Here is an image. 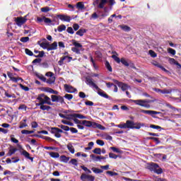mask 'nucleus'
<instances>
[{"label":"nucleus","instance_id":"f257e3e1","mask_svg":"<svg viewBox=\"0 0 181 181\" xmlns=\"http://www.w3.org/2000/svg\"><path fill=\"white\" fill-rule=\"evenodd\" d=\"M132 103L136 104V105H139L140 107H144V108H151V103H155V100H131Z\"/></svg>","mask_w":181,"mask_h":181},{"label":"nucleus","instance_id":"f03ea898","mask_svg":"<svg viewBox=\"0 0 181 181\" xmlns=\"http://www.w3.org/2000/svg\"><path fill=\"white\" fill-rule=\"evenodd\" d=\"M37 100L39 101L38 104H47V105H53L52 99L43 93L38 95Z\"/></svg>","mask_w":181,"mask_h":181},{"label":"nucleus","instance_id":"7ed1b4c3","mask_svg":"<svg viewBox=\"0 0 181 181\" xmlns=\"http://www.w3.org/2000/svg\"><path fill=\"white\" fill-rule=\"evenodd\" d=\"M147 169L151 170V172H154V173H157V175H162L163 173V170L159 168V165L156 163H151L147 165Z\"/></svg>","mask_w":181,"mask_h":181},{"label":"nucleus","instance_id":"20e7f679","mask_svg":"<svg viewBox=\"0 0 181 181\" xmlns=\"http://www.w3.org/2000/svg\"><path fill=\"white\" fill-rule=\"evenodd\" d=\"M49 132L53 134L56 138H62V134H63V130L57 128V127H52L49 129Z\"/></svg>","mask_w":181,"mask_h":181},{"label":"nucleus","instance_id":"39448f33","mask_svg":"<svg viewBox=\"0 0 181 181\" xmlns=\"http://www.w3.org/2000/svg\"><path fill=\"white\" fill-rule=\"evenodd\" d=\"M80 179L81 181H94L95 180V177L90 174L82 173L81 175Z\"/></svg>","mask_w":181,"mask_h":181},{"label":"nucleus","instance_id":"423d86ee","mask_svg":"<svg viewBox=\"0 0 181 181\" xmlns=\"http://www.w3.org/2000/svg\"><path fill=\"white\" fill-rule=\"evenodd\" d=\"M112 59H114L117 63H122L126 67L129 66V63H128V61H127L125 58H122L120 59L118 57H117V55H112Z\"/></svg>","mask_w":181,"mask_h":181},{"label":"nucleus","instance_id":"0eeeda50","mask_svg":"<svg viewBox=\"0 0 181 181\" xmlns=\"http://www.w3.org/2000/svg\"><path fill=\"white\" fill-rule=\"evenodd\" d=\"M14 21L17 26H19V28H21L22 25H23L24 23H26L27 19L23 17H17V18H14Z\"/></svg>","mask_w":181,"mask_h":181},{"label":"nucleus","instance_id":"6e6552de","mask_svg":"<svg viewBox=\"0 0 181 181\" xmlns=\"http://www.w3.org/2000/svg\"><path fill=\"white\" fill-rule=\"evenodd\" d=\"M113 83L115 84H117L118 87H120V88L122 90V91L127 90V88H129V86L127 85L126 83H124L122 82H119L115 79H113Z\"/></svg>","mask_w":181,"mask_h":181},{"label":"nucleus","instance_id":"1a4fd4ad","mask_svg":"<svg viewBox=\"0 0 181 181\" xmlns=\"http://www.w3.org/2000/svg\"><path fill=\"white\" fill-rule=\"evenodd\" d=\"M65 91H66V93H76V91H77V89L75 88L74 87L71 86V85H68V84H65L64 86Z\"/></svg>","mask_w":181,"mask_h":181},{"label":"nucleus","instance_id":"9d476101","mask_svg":"<svg viewBox=\"0 0 181 181\" xmlns=\"http://www.w3.org/2000/svg\"><path fill=\"white\" fill-rule=\"evenodd\" d=\"M45 76H47V77H50L47 81V83L48 84H53V83H54L55 81V78L54 76H53V73L52 72H47Z\"/></svg>","mask_w":181,"mask_h":181},{"label":"nucleus","instance_id":"9b49d317","mask_svg":"<svg viewBox=\"0 0 181 181\" xmlns=\"http://www.w3.org/2000/svg\"><path fill=\"white\" fill-rule=\"evenodd\" d=\"M86 84L89 86V87H92L93 88H95V90H98V86L94 83L92 78H86Z\"/></svg>","mask_w":181,"mask_h":181},{"label":"nucleus","instance_id":"f8f14e48","mask_svg":"<svg viewBox=\"0 0 181 181\" xmlns=\"http://www.w3.org/2000/svg\"><path fill=\"white\" fill-rule=\"evenodd\" d=\"M140 112H142L143 114H146L147 115H151V117H153V115H156L159 114V112H158L155 110H141Z\"/></svg>","mask_w":181,"mask_h":181},{"label":"nucleus","instance_id":"ddd939ff","mask_svg":"<svg viewBox=\"0 0 181 181\" xmlns=\"http://www.w3.org/2000/svg\"><path fill=\"white\" fill-rule=\"evenodd\" d=\"M94 122L88 121V120H82L81 125H84L88 128H94Z\"/></svg>","mask_w":181,"mask_h":181},{"label":"nucleus","instance_id":"4468645a","mask_svg":"<svg viewBox=\"0 0 181 181\" xmlns=\"http://www.w3.org/2000/svg\"><path fill=\"white\" fill-rule=\"evenodd\" d=\"M36 105L37 107H40V110L42 111H49V110H52L50 106L46 105L45 104L37 103Z\"/></svg>","mask_w":181,"mask_h":181},{"label":"nucleus","instance_id":"2eb2a0df","mask_svg":"<svg viewBox=\"0 0 181 181\" xmlns=\"http://www.w3.org/2000/svg\"><path fill=\"white\" fill-rule=\"evenodd\" d=\"M58 18L60 19V21H63L64 22H70L71 21V17L66 15H58Z\"/></svg>","mask_w":181,"mask_h":181},{"label":"nucleus","instance_id":"dca6fc26","mask_svg":"<svg viewBox=\"0 0 181 181\" xmlns=\"http://www.w3.org/2000/svg\"><path fill=\"white\" fill-rule=\"evenodd\" d=\"M57 49V42H54L52 44H48L47 52H50V50H56Z\"/></svg>","mask_w":181,"mask_h":181},{"label":"nucleus","instance_id":"f3484780","mask_svg":"<svg viewBox=\"0 0 181 181\" xmlns=\"http://www.w3.org/2000/svg\"><path fill=\"white\" fill-rule=\"evenodd\" d=\"M125 125L127 128H129L130 129H134V126L135 125V122L131 120H127L125 123Z\"/></svg>","mask_w":181,"mask_h":181},{"label":"nucleus","instance_id":"a211bd4d","mask_svg":"<svg viewBox=\"0 0 181 181\" xmlns=\"http://www.w3.org/2000/svg\"><path fill=\"white\" fill-rule=\"evenodd\" d=\"M98 91V94L100 95V97H103V98H108V95L105 93L103 90H101L100 88L98 89H96Z\"/></svg>","mask_w":181,"mask_h":181},{"label":"nucleus","instance_id":"6ab92c4d","mask_svg":"<svg viewBox=\"0 0 181 181\" xmlns=\"http://www.w3.org/2000/svg\"><path fill=\"white\" fill-rule=\"evenodd\" d=\"M168 62H169L170 64H175V66H177V67H179L180 69H181V65H180V64H179V62H177V61H175V59H173V58H169Z\"/></svg>","mask_w":181,"mask_h":181},{"label":"nucleus","instance_id":"aec40b11","mask_svg":"<svg viewBox=\"0 0 181 181\" xmlns=\"http://www.w3.org/2000/svg\"><path fill=\"white\" fill-rule=\"evenodd\" d=\"M60 162H63L64 163H67L70 160V157H67L66 156H61L59 157Z\"/></svg>","mask_w":181,"mask_h":181},{"label":"nucleus","instance_id":"412c9836","mask_svg":"<svg viewBox=\"0 0 181 181\" xmlns=\"http://www.w3.org/2000/svg\"><path fill=\"white\" fill-rule=\"evenodd\" d=\"M108 2V0H100V2L98 5V8L100 9H103L104 6H105V4Z\"/></svg>","mask_w":181,"mask_h":181},{"label":"nucleus","instance_id":"4be33fe9","mask_svg":"<svg viewBox=\"0 0 181 181\" xmlns=\"http://www.w3.org/2000/svg\"><path fill=\"white\" fill-rule=\"evenodd\" d=\"M71 43L73 46H74V47H76L78 49H81V47H83V45L76 41V40H72Z\"/></svg>","mask_w":181,"mask_h":181},{"label":"nucleus","instance_id":"5701e85b","mask_svg":"<svg viewBox=\"0 0 181 181\" xmlns=\"http://www.w3.org/2000/svg\"><path fill=\"white\" fill-rule=\"evenodd\" d=\"M76 8L80 11H83V9H85L84 4L82 1L78 2L76 4Z\"/></svg>","mask_w":181,"mask_h":181},{"label":"nucleus","instance_id":"b1692460","mask_svg":"<svg viewBox=\"0 0 181 181\" xmlns=\"http://www.w3.org/2000/svg\"><path fill=\"white\" fill-rule=\"evenodd\" d=\"M93 128H98V129H101L102 131H104L105 129V127H103L100 124L95 123V122L93 124Z\"/></svg>","mask_w":181,"mask_h":181},{"label":"nucleus","instance_id":"393cba45","mask_svg":"<svg viewBox=\"0 0 181 181\" xmlns=\"http://www.w3.org/2000/svg\"><path fill=\"white\" fill-rule=\"evenodd\" d=\"M49 156H51V158H53L54 159H57V158H60V154L56 152H50Z\"/></svg>","mask_w":181,"mask_h":181},{"label":"nucleus","instance_id":"a878e982","mask_svg":"<svg viewBox=\"0 0 181 181\" xmlns=\"http://www.w3.org/2000/svg\"><path fill=\"white\" fill-rule=\"evenodd\" d=\"M74 117H75V118H78L79 119H87V117L81 114L75 113V115H74Z\"/></svg>","mask_w":181,"mask_h":181},{"label":"nucleus","instance_id":"bb28decb","mask_svg":"<svg viewBox=\"0 0 181 181\" xmlns=\"http://www.w3.org/2000/svg\"><path fill=\"white\" fill-rule=\"evenodd\" d=\"M67 148H68V151H69V152H71V153H74L75 150H74V146H73V144H68Z\"/></svg>","mask_w":181,"mask_h":181},{"label":"nucleus","instance_id":"cd10ccee","mask_svg":"<svg viewBox=\"0 0 181 181\" xmlns=\"http://www.w3.org/2000/svg\"><path fill=\"white\" fill-rule=\"evenodd\" d=\"M35 76L37 77V78L41 80V81H44V83L46 82V77H45L43 75L40 74H35Z\"/></svg>","mask_w":181,"mask_h":181},{"label":"nucleus","instance_id":"c85d7f7f","mask_svg":"<svg viewBox=\"0 0 181 181\" xmlns=\"http://www.w3.org/2000/svg\"><path fill=\"white\" fill-rule=\"evenodd\" d=\"M44 22L47 25H54V23L52 22V20L50 18H46L45 16H44Z\"/></svg>","mask_w":181,"mask_h":181},{"label":"nucleus","instance_id":"c756f323","mask_svg":"<svg viewBox=\"0 0 181 181\" xmlns=\"http://www.w3.org/2000/svg\"><path fill=\"white\" fill-rule=\"evenodd\" d=\"M119 28L122 30H124V32H129V30H131V28L127 25H119Z\"/></svg>","mask_w":181,"mask_h":181},{"label":"nucleus","instance_id":"7c9ffc66","mask_svg":"<svg viewBox=\"0 0 181 181\" xmlns=\"http://www.w3.org/2000/svg\"><path fill=\"white\" fill-rule=\"evenodd\" d=\"M40 46L42 49H46L47 50V49H49V42H41L40 43Z\"/></svg>","mask_w":181,"mask_h":181},{"label":"nucleus","instance_id":"2f4dec72","mask_svg":"<svg viewBox=\"0 0 181 181\" xmlns=\"http://www.w3.org/2000/svg\"><path fill=\"white\" fill-rule=\"evenodd\" d=\"M144 125V123H134V129H141V127Z\"/></svg>","mask_w":181,"mask_h":181},{"label":"nucleus","instance_id":"473e14b6","mask_svg":"<svg viewBox=\"0 0 181 181\" xmlns=\"http://www.w3.org/2000/svg\"><path fill=\"white\" fill-rule=\"evenodd\" d=\"M51 100L52 103H59V95L57 96L56 95H52Z\"/></svg>","mask_w":181,"mask_h":181},{"label":"nucleus","instance_id":"72a5a7b5","mask_svg":"<svg viewBox=\"0 0 181 181\" xmlns=\"http://www.w3.org/2000/svg\"><path fill=\"white\" fill-rule=\"evenodd\" d=\"M69 163H71V165H74V166H78V161H77V159L76 158L71 159V160L69 161Z\"/></svg>","mask_w":181,"mask_h":181},{"label":"nucleus","instance_id":"f704fd0d","mask_svg":"<svg viewBox=\"0 0 181 181\" xmlns=\"http://www.w3.org/2000/svg\"><path fill=\"white\" fill-rule=\"evenodd\" d=\"M15 152H16V148H11L8 151V156H12L13 155V153H15Z\"/></svg>","mask_w":181,"mask_h":181},{"label":"nucleus","instance_id":"c9c22d12","mask_svg":"<svg viewBox=\"0 0 181 181\" xmlns=\"http://www.w3.org/2000/svg\"><path fill=\"white\" fill-rule=\"evenodd\" d=\"M91 170H93L94 173H103V172H104V170L97 168H92Z\"/></svg>","mask_w":181,"mask_h":181},{"label":"nucleus","instance_id":"e433bc0d","mask_svg":"<svg viewBox=\"0 0 181 181\" xmlns=\"http://www.w3.org/2000/svg\"><path fill=\"white\" fill-rule=\"evenodd\" d=\"M90 158L93 159V160H94L95 162H98L100 160V156H96L94 154H91Z\"/></svg>","mask_w":181,"mask_h":181},{"label":"nucleus","instance_id":"4c0bfd02","mask_svg":"<svg viewBox=\"0 0 181 181\" xmlns=\"http://www.w3.org/2000/svg\"><path fill=\"white\" fill-rule=\"evenodd\" d=\"M84 33H86L85 29H80L76 32V35H78V36H83Z\"/></svg>","mask_w":181,"mask_h":181},{"label":"nucleus","instance_id":"58836bf2","mask_svg":"<svg viewBox=\"0 0 181 181\" xmlns=\"http://www.w3.org/2000/svg\"><path fill=\"white\" fill-rule=\"evenodd\" d=\"M62 122L65 125H69V127H74V124H73V122H69L67 120H62Z\"/></svg>","mask_w":181,"mask_h":181},{"label":"nucleus","instance_id":"ea45409f","mask_svg":"<svg viewBox=\"0 0 181 181\" xmlns=\"http://www.w3.org/2000/svg\"><path fill=\"white\" fill-rule=\"evenodd\" d=\"M75 113L71 114V115H66V119H73L76 118Z\"/></svg>","mask_w":181,"mask_h":181},{"label":"nucleus","instance_id":"a19ab883","mask_svg":"<svg viewBox=\"0 0 181 181\" xmlns=\"http://www.w3.org/2000/svg\"><path fill=\"white\" fill-rule=\"evenodd\" d=\"M71 50L74 52V53H76V54H80V50H81V49L74 47L71 48Z\"/></svg>","mask_w":181,"mask_h":181},{"label":"nucleus","instance_id":"79ce46f5","mask_svg":"<svg viewBox=\"0 0 181 181\" xmlns=\"http://www.w3.org/2000/svg\"><path fill=\"white\" fill-rule=\"evenodd\" d=\"M75 155L77 157L82 156L83 158H87V156H88L87 154H86V153H84L83 152H78Z\"/></svg>","mask_w":181,"mask_h":181},{"label":"nucleus","instance_id":"37998d69","mask_svg":"<svg viewBox=\"0 0 181 181\" xmlns=\"http://www.w3.org/2000/svg\"><path fill=\"white\" fill-rule=\"evenodd\" d=\"M57 30H58V32H63V30H66V25H61L58 26Z\"/></svg>","mask_w":181,"mask_h":181},{"label":"nucleus","instance_id":"c03bdc74","mask_svg":"<svg viewBox=\"0 0 181 181\" xmlns=\"http://www.w3.org/2000/svg\"><path fill=\"white\" fill-rule=\"evenodd\" d=\"M105 67L107 69L108 71H112V68L111 67V65L110 64V62L107 61L105 62Z\"/></svg>","mask_w":181,"mask_h":181},{"label":"nucleus","instance_id":"a18cd8bd","mask_svg":"<svg viewBox=\"0 0 181 181\" xmlns=\"http://www.w3.org/2000/svg\"><path fill=\"white\" fill-rule=\"evenodd\" d=\"M116 127L117 128H121L122 129H127V124H125V123L117 124Z\"/></svg>","mask_w":181,"mask_h":181},{"label":"nucleus","instance_id":"49530a36","mask_svg":"<svg viewBox=\"0 0 181 181\" xmlns=\"http://www.w3.org/2000/svg\"><path fill=\"white\" fill-rule=\"evenodd\" d=\"M64 59L66 62V63H70L71 60H73V57H69V56H64Z\"/></svg>","mask_w":181,"mask_h":181},{"label":"nucleus","instance_id":"de8ad7c7","mask_svg":"<svg viewBox=\"0 0 181 181\" xmlns=\"http://www.w3.org/2000/svg\"><path fill=\"white\" fill-rule=\"evenodd\" d=\"M110 149L113 151V152H116V153H122V151L119 150V148H117L116 147H110Z\"/></svg>","mask_w":181,"mask_h":181},{"label":"nucleus","instance_id":"09e8293b","mask_svg":"<svg viewBox=\"0 0 181 181\" xmlns=\"http://www.w3.org/2000/svg\"><path fill=\"white\" fill-rule=\"evenodd\" d=\"M93 153H96V155H101V148H95L93 151Z\"/></svg>","mask_w":181,"mask_h":181},{"label":"nucleus","instance_id":"8fccbe9b","mask_svg":"<svg viewBox=\"0 0 181 181\" xmlns=\"http://www.w3.org/2000/svg\"><path fill=\"white\" fill-rule=\"evenodd\" d=\"M170 93H172V90L170 89L161 90V94H170Z\"/></svg>","mask_w":181,"mask_h":181},{"label":"nucleus","instance_id":"3c124183","mask_svg":"<svg viewBox=\"0 0 181 181\" xmlns=\"http://www.w3.org/2000/svg\"><path fill=\"white\" fill-rule=\"evenodd\" d=\"M26 127H28V124H26V122H20V126H19L20 129L26 128Z\"/></svg>","mask_w":181,"mask_h":181},{"label":"nucleus","instance_id":"603ef678","mask_svg":"<svg viewBox=\"0 0 181 181\" xmlns=\"http://www.w3.org/2000/svg\"><path fill=\"white\" fill-rule=\"evenodd\" d=\"M168 53H170V54H173V56H175L176 54V50L172 49V48H168Z\"/></svg>","mask_w":181,"mask_h":181},{"label":"nucleus","instance_id":"864d4df0","mask_svg":"<svg viewBox=\"0 0 181 181\" xmlns=\"http://www.w3.org/2000/svg\"><path fill=\"white\" fill-rule=\"evenodd\" d=\"M21 42L23 43H26V42H29V37H23L21 38Z\"/></svg>","mask_w":181,"mask_h":181},{"label":"nucleus","instance_id":"5fc2aeb1","mask_svg":"<svg viewBox=\"0 0 181 181\" xmlns=\"http://www.w3.org/2000/svg\"><path fill=\"white\" fill-rule=\"evenodd\" d=\"M109 158H110L111 159H117V158H118V156H117L116 154H115L113 153H110Z\"/></svg>","mask_w":181,"mask_h":181},{"label":"nucleus","instance_id":"6e6d98bb","mask_svg":"<svg viewBox=\"0 0 181 181\" xmlns=\"http://www.w3.org/2000/svg\"><path fill=\"white\" fill-rule=\"evenodd\" d=\"M22 153H23V156L27 158V159H29V158L30 157V154L26 151H23Z\"/></svg>","mask_w":181,"mask_h":181},{"label":"nucleus","instance_id":"4d7b16f0","mask_svg":"<svg viewBox=\"0 0 181 181\" xmlns=\"http://www.w3.org/2000/svg\"><path fill=\"white\" fill-rule=\"evenodd\" d=\"M64 57L60 58V60L58 62L59 66H63L64 64Z\"/></svg>","mask_w":181,"mask_h":181},{"label":"nucleus","instance_id":"13d9d810","mask_svg":"<svg viewBox=\"0 0 181 181\" xmlns=\"http://www.w3.org/2000/svg\"><path fill=\"white\" fill-rule=\"evenodd\" d=\"M60 128H61L62 129H64V131H70V127H69V126H66V125L62 124V125L60 126Z\"/></svg>","mask_w":181,"mask_h":181},{"label":"nucleus","instance_id":"bf43d9fd","mask_svg":"<svg viewBox=\"0 0 181 181\" xmlns=\"http://www.w3.org/2000/svg\"><path fill=\"white\" fill-rule=\"evenodd\" d=\"M49 11H50V8L47 6L41 8V12H44L45 13H46L47 12H49Z\"/></svg>","mask_w":181,"mask_h":181},{"label":"nucleus","instance_id":"052dcab7","mask_svg":"<svg viewBox=\"0 0 181 181\" xmlns=\"http://www.w3.org/2000/svg\"><path fill=\"white\" fill-rule=\"evenodd\" d=\"M96 144L100 145V146H104L105 143H104V141L98 139L96 141Z\"/></svg>","mask_w":181,"mask_h":181},{"label":"nucleus","instance_id":"680f3d73","mask_svg":"<svg viewBox=\"0 0 181 181\" xmlns=\"http://www.w3.org/2000/svg\"><path fill=\"white\" fill-rule=\"evenodd\" d=\"M107 175H110V176H118V173H114L112 171H107Z\"/></svg>","mask_w":181,"mask_h":181},{"label":"nucleus","instance_id":"e2e57ef3","mask_svg":"<svg viewBox=\"0 0 181 181\" xmlns=\"http://www.w3.org/2000/svg\"><path fill=\"white\" fill-rule=\"evenodd\" d=\"M150 128H152L153 129H162V127H160V126L155 125V124H151Z\"/></svg>","mask_w":181,"mask_h":181},{"label":"nucleus","instance_id":"0e129e2a","mask_svg":"<svg viewBox=\"0 0 181 181\" xmlns=\"http://www.w3.org/2000/svg\"><path fill=\"white\" fill-rule=\"evenodd\" d=\"M64 98H66V100H69L70 101V100L73 99V95H71V94H66L64 95Z\"/></svg>","mask_w":181,"mask_h":181},{"label":"nucleus","instance_id":"69168bd1","mask_svg":"<svg viewBox=\"0 0 181 181\" xmlns=\"http://www.w3.org/2000/svg\"><path fill=\"white\" fill-rule=\"evenodd\" d=\"M148 53L150 54V56H151V57H156V53L155 52H153V50H149Z\"/></svg>","mask_w":181,"mask_h":181},{"label":"nucleus","instance_id":"338daca9","mask_svg":"<svg viewBox=\"0 0 181 181\" xmlns=\"http://www.w3.org/2000/svg\"><path fill=\"white\" fill-rule=\"evenodd\" d=\"M25 53L26 54H28V56H33V52L29 49H25Z\"/></svg>","mask_w":181,"mask_h":181},{"label":"nucleus","instance_id":"774afa93","mask_svg":"<svg viewBox=\"0 0 181 181\" xmlns=\"http://www.w3.org/2000/svg\"><path fill=\"white\" fill-rule=\"evenodd\" d=\"M43 56H45V52L40 51V52H38V54L37 56H35V57H43Z\"/></svg>","mask_w":181,"mask_h":181}]
</instances>
